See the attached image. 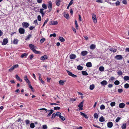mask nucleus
<instances>
[{"mask_svg":"<svg viewBox=\"0 0 129 129\" xmlns=\"http://www.w3.org/2000/svg\"><path fill=\"white\" fill-rule=\"evenodd\" d=\"M101 84L102 85H105L107 84V82L105 80H103L101 82Z\"/></svg>","mask_w":129,"mask_h":129,"instance_id":"obj_21","label":"nucleus"},{"mask_svg":"<svg viewBox=\"0 0 129 129\" xmlns=\"http://www.w3.org/2000/svg\"><path fill=\"white\" fill-rule=\"evenodd\" d=\"M31 37V34H29L28 35L27 38L25 39L26 40H28Z\"/></svg>","mask_w":129,"mask_h":129,"instance_id":"obj_44","label":"nucleus"},{"mask_svg":"<svg viewBox=\"0 0 129 129\" xmlns=\"http://www.w3.org/2000/svg\"><path fill=\"white\" fill-rule=\"evenodd\" d=\"M124 106V104L122 103L120 104L119 105V107L120 108H123Z\"/></svg>","mask_w":129,"mask_h":129,"instance_id":"obj_26","label":"nucleus"},{"mask_svg":"<svg viewBox=\"0 0 129 129\" xmlns=\"http://www.w3.org/2000/svg\"><path fill=\"white\" fill-rule=\"evenodd\" d=\"M56 114L57 116H60L61 115V114L59 112H57L56 113Z\"/></svg>","mask_w":129,"mask_h":129,"instance_id":"obj_54","label":"nucleus"},{"mask_svg":"<svg viewBox=\"0 0 129 129\" xmlns=\"http://www.w3.org/2000/svg\"><path fill=\"white\" fill-rule=\"evenodd\" d=\"M82 74L84 75H88V74L87 73V72L85 71H82Z\"/></svg>","mask_w":129,"mask_h":129,"instance_id":"obj_34","label":"nucleus"},{"mask_svg":"<svg viewBox=\"0 0 129 129\" xmlns=\"http://www.w3.org/2000/svg\"><path fill=\"white\" fill-rule=\"evenodd\" d=\"M22 24L23 27L25 28H27L29 25V24L26 22H23Z\"/></svg>","mask_w":129,"mask_h":129,"instance_id":"obj_4","label":"nucleus"},{"mask_svg":"<svg viewBox=\"0 0 129 129\" xmlns=\"http://www.w3.org/2000/svg\"><path fill=\"white\" fill-rule=\"evenodd\" d=\"M42 7L44 9H46L47 8V5L44 4H43L42 5Z\"/></svg>","mask_w":129,"mask_h":129,"instance_id":"obj_36","label":"nucleus"},{"mask_svg":"<svg viewBox=\"0 0 129 129\" xmlns=\"http://www.w3.org/2000/svg\"><path fill=\"white\" fill-rule=\"evenodd\" d=\"M35 27V26H31L29 27V28L30 30H32Z\"/></svg>","mask_w":129,"mask_h":129,"instance_id":"obj_61","label":"nucleus"},{"mask_svg":"<svg viewBox=\"0 0 129 129\" xmlns=\"http://www.w3.org/2000/svg\"><path fill=\"white\" fill-rule=\"evenodd\" d=\"M64 16L67 19H68L69 18V15L68 13H64Z\"/></svg>","mask_w":129,"mask_h":129,"instance_id":"obj_27","label":"nucleus"},{"mask_svg":"<svg viewBox=\"0 0 129 129\" xmlns=\"http://www.w3.org/2000/svg\"><path fill=\"white\" fill-rule=\"evenodd\" d=\"M116 103L115 102H112L110 103V105L111 107H113L115 105Z\"/></svg>","mask_w":129,"mask_h":129,"instance_id":"obj_48","label":"nucleus"},{"mask_svg":"<svg viewBox=\"0 0 129 129\" xmlns=\"http://www.w3.org/2000/svg\"><path fill=\"white\" fill-rule=\"evenodd\" d=\"M48 58V57L46 55H44L41 56L40 58V59L42 61H44L45 60H47Z\"/></svg>","mask_w":129,"mask_h":129,"instance_id":"obj_7","label":"nucleus"},{"mask_svg":"<svg viewBox=\"0 0 129 129\" xmlns=\"http://www.w3.org/2000/svg\"><path fill=\"white\" fill-rule=\"evenodd\" d=\"M59 39L61 42H63L65 41L64 39L62 37H59Z\"/></svg>","mask_w":129,"mask_h":129,"instance_id":"obj_23","label":"nucleus"},{"mask_svg":"<svg viewBox=\"0 0 129 129\" xmlns=\"http://www.w3.org/2000/svg\"><path fill=\"white\" fill-rule=\"evenodd\" d=\"M28 54L27 53H25L23 54L21 56V58H23L24 56H27Z\"/></svg>","mask_w":129,"mask_h":129,"instance_id":"obj_31","label":"nucleus"},{"mask_svg":"<svg viewBox=\"0 0 129 129\" xmlns=\"http://www.w3.org/2000/svg\"><path fill=\"white\" fill-rule=\"evenodd\" d=\"M107 125L108 127L109 128L112 127L113 125V124L112 122H109L108 123Z\"/></svg>","mask_w":129,"mask_h":129,"instance_id":"obj_13","label":"nucleus"},{"mask_svg":"<svg viewBox=\"0 0 129 129\" xmlns=\"http://www.w3.org/2000/svg\"><path fill=\"white\" fill-rule=\"evenodd\" d=\"M122 72L120 70L119 71L117 72L118 74L119 75H121L122 74Z\"/></svg>","mask_w":129,"mask_h":129,"instance_id":"obj_51","label":"nucleus"},{"mask_svg":"<svg viewBox=\"0 0 129 129\" xmlns=\"http://www.w3.org/2000/svg\"><path fill=\"white\" fill-rule=\"evenodd\" d=\"M18 42V40L17 39H14L13 41V43L15 44H17Z\"/></svg>","mask_w":129,"mask_h":129,"instance_id":"obj_33","label":"nucleus"},{"mask_svg":"<svg viewBox=\"0 0 129 129\" xmlns=\"http://www.w3.org/2000/svg\"><path fill=\"white\" fill-rule=\"evenodd\" d=\"M77 69L79 70H81L83 69V67L80 65L78 66H77Z\"/></svg>","mask_w":129,"mask_h":129,"instance_id":"obj_37","label":"nucleus"},{"mask_svg":"<svg viewBox=\"0 0 129 129\" xmlns=\"http://www.w3.org/2000/svg\"><path fill=\"white\" fill-rule=\"evenodd\" d=\"M105 107L103 105H102L100 107V109L101 110H102L105 108Z\"/></svg>","mask_w":129,"mask_h":129,"instance_id":"obj_42","label":"nucleus"},{"mask_svg":"<svg viewBox=\"0 0 129 129\" xmlns=\"http://www.w3.org/2000/svg\"><path fill=\"white\" fill-rule=\"evenodd\" d=\"M83 101L80 102L78 105V107L81 110L83 109L82 107L83 106Z\"/></svg>","mask_w":129,"mask_h":129,"instance_id":"obj_10","label":"nucleus"},{"mask_svg":"<svg viewBox=\"0 0 129 129\" xmlns=\"http://www.w3.org/2000/svg\"><path fill=\"white\" fill-rule=\"evenodd\" d=\"M34 57V55H33V54H32L31 55H30L29 56L28 58H29L31 60L32 59V58H33Z\"/></svg>","mask_w":129,"mask_h":129,"instance_id":"obj_58","label":"nucleus"},{"mask_svg":"<svg viewBox=\"0 0 129 129\" xmlns=\"http://www.w3.org/2000/svg\"><path fill=\"white\" fill-rule=\"evenodd\" d=\"M115 58L117 59L120 60L122 59L123 57L121 55H118L115 56Z\"/></svg>","mask_w":129,"mask_h":129,"instance_id":"obj_8","label":"nucleus"},{"mask_svg":"<svg viewBox=\"0 0 129 129\" xmlns=\"http://www.w3.org/2000/svg\"><path fill=\"white\" fill-rule=\"evenodd\" d=\"M94 88V86L93 84L90 85V90H93Z\"/></svg>","mask_w":129,"mask_h":129,"instance_id":"obj_40","label":"nucleus"},{"mask_svg":"<svg viewBox=\"0 0 129 129\" xmlns=\"http://www.w3.org/2000/svg\"><path fill=\"white\" fill-rule=\"evenodd\" d=\"M30 127L31 128H34L35 127V124L34 123H31L30 125Z\"/></svg>","mask_w":129,"mask_h":129,"instance_id":"obj_38","label":"nucleus"},{"mask_svg":"<svg viewBox=\"0 0 129 129\" xmlns=\"http://www.w3.org/2000/svg\"><path fill=\"white\" fill-rule=\"evenodd\" d=\"M23 78L24 80L27 83H29L30 82L29 80L27 78L26 75H25V76H24Z\"/></svg>","mask_w":129,"mask_h":129,"instance_id":"obj_19","label":"nucleus"},{"mask_svg":"<svg viewBox=\"0 0 129 129\" xmlns=\"http://www.w3.org/2000/svg\"><path fill=\"white\" fill-rule=\"evenodd\" d=\"M126 126V123H123L121 126V128L122 129H125Z\"/></svg>","mask_w":129,"mask_h":129,"instance_id":"obj_29","label":"nucleus"},{"mask_svg":"<svg viewBox=\"0 0 129 129\" xmlns=\"http://www.w3.org/2000/svg\"><path fill=\"white\" fill-rule=\"evenodd\" d=\"M104 68L103 67L101 66L99 68V70L101 72H102L104 71Z\"/></svg>","mask_w":129,"mask_h":129,"instance_id":"obj_32","label":"nucleus"},{"mask_svg":"<svg viewBox=\"0 0 129 129\" xmlns=\"http://www.w3.org/2000/svg\"><path fill=\"white\" fill-rule=\"evenodd\" d=\"M92 17L93 20V21L94 23H96L97 22V19L96 16L95 14H92Z\"/></svg>","mask_w":129,"mask_h":129,"instance_id":"obj_5","label":"nucleus"},{"mask_svg":"<svg viewBox=\"0 0 129 129\" xmlns=\"http://www.w3.org/2000/svg\"><path fill=\"white\" fill-rule=\"evenodd\" d=\"M28 85H29V87L31 89L32 91H33V87L30 84V82L29 83H28Z\"/></svg>","mask_w":129,"mask_h":129,"instance_id":"obj_45","label":"nucleus"},{"mask_svg":"<svg viewBox=\"0 0 129 129\" xmlns=\"http://www.w3.org/2000/svg\"><path fill=\"white\" fill-rule=\"evenodd\" d=\"M33 51L35 54H39L40 53V51H38L35 50V49L34 50H33Z\"/></svg>","mask_w":129,"mask_h":129,"instance_id":"obj_47","label":"nucleus"},{"mask_svg":"<svg viewBox=\"0 0 129 129\" xmlns=\"http://www.w3.org/2000/svg\"><path fill=\"white\" fill-rule=\"evenodd\" d=\"M56 116V114H55V113H53L51 119H54Z\"/></svg>","mask_w":129,"mask_h":129,"instance_id":"obj_49","label":"nucleus"},{"mask_svg":"<svg viewBox=\"0 0 129 129\" xmlns=\"http://www.w3.org/2000/svg\"><path fill=\"white\" fill-rule=\"evenodd\" d=\"M15 78L17 79L20 82H22V80L19 77L18 75H16L15 76Z\"/></svg>","mask_w":129,"mask_h":129,"instance_id":"obj_28","label":"nucleus"},{"mask_svg":"<svg viewBox=\"0 0 129 129\" xmlns=\"http://www.w3.org/2000/svg\"><path fill=\"white\" fill-rule=\"evenodd\" d=\"M124 87L125 88L127 89L129 87V84L128 83H126L124 85Z\"/></svg>","mask_w":129,"mask_h":129,"instance_id":"obj_41","label":"nucleus"},{"mask_svg":"<svg viewBox=\"0 0 129 129\" xmlns=\"http://www.w3.org/2000/svg\"><path fill=\"white\" fill-rule=\"evenodd\" d=\"M61 2L60 0H56L55 2L56 5L59 6L60 5Z\"/></svg>","mask_w":129,"mask_h":129,"instance_id":"obj_17","label":"nucleus"},{"mask_svg":"<svg viewBox=\"0 0 129 129\" xmlns=\"http://www.w3.org/2000/svg\"><path fill=\"white\" fill-rule=\"evenodd\" d=\"M66 81L65 80H61L59 81V84L60 85H63L64 84V83Z\"/></svg>","mask_w":129,"mask_h":129,"instance_id":"obj_20","label":"nucleus"},{"mask_svg":"<svg viewBox=\"0 0 129 129\" xmlns=\"http://www.w3.org/2000/svg\"><path fill=\"white\" fill-rule=\"evenodd\" d=\"M124 79L125 81L129 80V77L128 76H125L124 77Z\"/></svg>","mask_w":129,"mask_h":129,"instance_id":"obj_35","label":"nucleus"},{"mask_svg":"<svg viewBox=\"0 0 129 129\" xmlns=\"http://www.w3.org/2000/svg\"><path fill=\"white\" fill-rule=\"evenodd\" d=\"M53 36L54 37H55L56 36V35L55 33H54L52 34H51L50 35V37H51Z\"/></svg>","mask_w":129,"mask_h":129,"instance_id":"obj_52","label":"nucleus"},{"mask_svg":"<svg viewBox=\"0 0 129 129\" xmlns=\"http://www.w3.org/2000/svg\"><path fill=\"white\" fill-rule=\"evenodd\" d=\"M105 120V119L103 116L99 118V121L101 122H104Z\"/></svg>","mask_w":129,"mask_h":129,"instance_id":"obj_30","label":"nucleus"},{"mask_svg":"<svg viewBox=\"0 0 129 129\" xmlns=\"http://www.w3.org/2000/svg\"><path fill=\"white\" fill-rule=\"evenodd\" d=\"M19 32L21 34H24L25 32V30L23 28L20 27L19 29Z\"/></svg>","mask_w":129,"mask_h":129,"instance_id":"obj_6","label":"nucleus"},{"mask_svg":"<svg viewBox=\"0 0 129 129\" xmlns=\"http://www.w3.org/2000/svg\"><path fill=\"white\" fill-rule=\"evenodd\" d=\"M67 72L68 75L70 76H71L73 77L76 78L77 77V76L76 75L73 74L71 72L68 70H67Z\"/></svg>","mask_w":129,"mask_h":129,"instance_id":"obj_3","label":"nucleus"},{"mask_svg":"<svg viewBox=\"0 0 129 129\" xmlns=\"http://www.w3.org/2000/svg\"><path fill=\"white\" fill-rule=\"evenodd\" d=\"M44 10V9H43L42 8L40 9L39 12L41 14L42 16V17H43L45 14V13L43 11Z\"/></svg>","mask_w":129,"mask_h":129,"instance_id":"obj_14","label":"nucleus"},{"mask_svg":"<svg viewBox=\"0 0 129 129\" xmlns=\"http://www.w3.org/2000/svg\"><path fill=\"white\" fill-rule=\"evenodd\" d=\"M19 65L18 64H16L13 66L10 69L9 71L11 72L12 70H14L15 68H16L18 67Z\"/></svg>","mask_w":129,"mask_h":129,"instance_id":"obj_2","label":"nucleus"},{"mask_svg":"<svg viewBox=\"0 0 129 129\" xmlns=\"http://www.w3.org/2000/svg\"><path fill=\"white\" fill-rule=\"evenodd\" d=\"M90 48L91 49L93 50L96 48V46L94 44H91L90 46Z\"/></svg>","mask_w":129,"mask_h":129,"instance_id":"obj_22","label":"nucleus"},{"mask_svg":"<svg viewBox=\"0 0 129 129\" xmlns=\"http://www.w3.org/2000/svg\"><path fill=\"white\" fill-rule=\"evenodd\" d=\"M39 80L41 81V83L43 84H44V82L43 80H42V78H41V74H40L39 75Z\"/></svg>","mask_w":129,"mask_h":129,"instance_id":"obj_18","label":"nucleus"},{"mask_svg":"<svg viewBox=\"0 0 129 129\" xmlns=\"http://www.w3.org/2000/svg\"><path fill=\"white\" fill-rule=\"evenodd\" d=\"M53 25H56L58 24V22L56 21H53Z\"/></svg>","mask_w":129,"mask_h":129,"instance_id":"obj_57","label":"nucleus"},{"mask_svg":"<svg viewBox=\"0 0 129 129\" xmlns=\"http://www.w3.org/2000/svg\"><path fill=\"white\" fill-rule=\"evenodd\" d=\"M8 41L6 39H4L3 40V42L2 43V44L4 45H6L8 43Z\"/></svg>","mask_w":129,"mask_h":129,"instance_id":"obj_11","label":"nucleus"},{"mask_svg":"<svg viewBox=\"0 0 129 129\" xmlns=\"http://www.w3.org/2000/svg\"><path fill=\"white\" fill-rule=\"evenodd\" d=\"M59 117L61 119L62 121H64L65 120V118L62 116H59Z\"/></svg>","mask_w":129,"mask_h":129,"instance_id":"obj_56","label":"nucleus"},{"mask_svg":"<svg viewBox=\"0 0 129 129\" xmlns=\"http://www.w3.org/2000/svg\"><path fill=\"white\" fill-rule=\"evenodd\" d=\"M94 118H96V119L98 118V115L97 113H95L93 115Z\"/></svg>","mask_w":129,"mask_h":129,"instance_id":"obj_46","label":"nucleus"},{"mask_svg":"<svg viewBox=\"0 0 129 129\" xmlns=\"http://www.w3.org/2000/svg\"><path fill=\"white\" fill-rule=\"evenodd\" d=\"M60 109V108L58 107H55L54 108V109L55 110H59Z\"/></svg>","mask_w":129,"mask_h":129,"instance_id":"obj_55","label":"nucleus"},{"mask_svg":"<svg viewBox=\"0 0 129 129\" xmlns=\"http://www.w3.org/2000/svg\"><path fill=\"white\" fill-rule=\"evenodd\" d=\"M109 50L110 51L113 52H115L116 51V49H114L113 48H110L109 49Z\"/></svg>","mask_w":129,"mask_h":129,"instance_id":"obj_39","label":"nucleus"},{"mask_svg":"<svg viewBox=\"0 0 129 129\" xmlns=\"http://www.w3.org/2000/svg\"><path fill=\"white\" fill-rule=\"evenodd\" d=\"M25 122L26 124H28L30 123V121L28 120H26Z\"/></svg>","mask_w":129,"mask_h":129,"instance_id":"obj_63","label":"nucleus"},{"mask_svg":"<svg viewBox=\"0 0 129 129\" xmlns=\"http://www.w3.org/2000/svg\"><path fill=\"white\" fill-rule=\"evenodd\" d=\"M48 8L49 10L48 12H51L52 9V3L50 1H49L48 3Z\"/></svg>","mask_w":129,"mask_h":129,"instance_id":"obj_1","label":"nucleus"},{"mask_svg":"<svg viewBox=\"0 0 129 129\" xmlns=\"http://www.w3.org/2000/svg\"><path fill=\"white\" fill-rule=\"evenodd\" d=\"M75 25L76 27V29H78V24L77 21L76 20H75Z\"/></svg>","mask_w":129,"mask_h":129,"instance_id":"obj_43","label":"nucleus"},{"mask_svg":"<svg viewBox=\"0 0 129 129\" xmlns=\"http://www.w3.org/2000/svg\"><path fill=\"white\" fill-rule=\"evenodd\" d=\"M76 55L75 54H72L70 55V57L71 59H73L76 57Z\"/></svg>","mask_w":129,"mask_h":129,"instance_id":"obj_15","label":"nucleus"},{"mask_svg":"<svg viewBox=\"0 0 129 129\" xmlns=\"http://www.w3.org/2000/svg\"><path fill=\"white\" fill-rule=\"evenodd\" d=\"M122 3L125 5L127 4V2L126 0H123L122 2Z\"/></svg>","mask_w":129,"mask_h":129,"instance_id":"obj_64","label":"nucleus"},{"mask_svg":"<svg viewBox=\"0 0 129 129\" xmlns=\"http://www.w3.org/2000/svg\"><path fill=\"white\" fill-rule=\"evenodd\" d=\"M88 53V52L86 51H83L81 52V54L83 56H85Z\"/></svg>","mask_w":129,"mask_h":129,"instance_id":"obj_12","label":"nucleus"},{"mask_svg":"<svg viewBox=\"0 0 129 129\" xmlns=\"http://www.w3.org/2000/svg\"><path fill=\"white\" fill-rule=\"evenodd\" d=\"M29 46L31 50H32L33 51L35 49V46L34 45L32 44H29Z\"/></svg>","mask_w":129,"mask_h":129,"instance_id":"obj_9","label":"nucleus"},{"mask_svg":"<svg viewBox=\"0 0 129 129\" xmlns=\"http://www.w3.org/2000/svg\"><path fill=\"white\" fill-rule=\"evenodd\" d=\"M120 82L118 80H116L114 82V83L116 85H118L119 84Z\"/></svg>","mask_w":129,"mask_h":129,"instance_id":"obj_50","label":"nucleus"},{"mask_svg":"<svg viewBox=\"0 0 129 129\" xmlns=\"http://www.w3.org/2000/svg\"><path fill=\"white\" fill-rule=\"evenodd\" d=\"M45 39L44 38H43L41 39L40 41V42L41 43H43L45 41Z\"/></svg>","mask_w":129,"mask_h":129,"instance_id":"obj_53","label":"nucleus"},{"mask_svg":"<svg viewBox=\"0 0 129 129\" xmlns=\"http://www.w3.org/2000/svg\"><path fill=\"white\" fill-rule=\"evenodd\" d=\"M50 111V112L47 115V117L50 116H51V114L53 112V110H48L47 111Z\"/></svg>","mask_w":129,"mask_h":129,"instance_id":"obj_25","label":"nucleus"},{"mask_svg":"<svg viewBox=\"0 0 129 129\" xmlns=\"http://www.w3.org/2000/svg\"><path fill=\"white\" fill-rule=\"evenodd\" d=\"M80 114L84 117L86 119H87L88 118V117L85 114L82 112H80Z\"/></svg>","mask_w":129,"mask_h":129,"instance_id":"obj_16","label":"nucleus"},{"mask_svg":"<svg viewBox=\"0 0 129 129\" xmlns=\"http://www.w3.org/2000/svg\"><path fill=\"white\" fill-rule=\"evenodd\" d=\"M38 19L39 21H41V16L40 15H39L38 16Z\"/></svg>","mask_w":129,"mask_h":129,"instance_id":"obj_62","label":"nucleus"},{"mask_svg":"<svg viewBox=\"0 0 129 129\" xmlns=\"http://www.w3.org/2000/svg\"><path fill=\"white\" fill-rule=\"evenodd\" d=\"M86 66L88 67H90L92 66L91 63L90 62H88L86 64Z\"/></svg>","mask_w":129,"mask_h":129,"instance_id":"obj_24","label":"nucleus"},{"mask_svg":"<svg viewBox=\"0 0 129 129\" xmlns=\"http://www.w3.org/2000/svg\"><path fill=\"white\" fill-rule=\"evenodd\" d=\"M120 2L118 1H117L115 3L116 6H119L120 5Z\"/></svg>","mask_w":129,"mask_h":129,"instance_id":"obj_60","label":"nucleus"},{"mask_svg":"<svg viewBox=\"0 0 129 129\" xmlns=\"http://www.w3.org/2000/svg\"><path fill=\"white\" fill-rule=\"evenodd\" d=\"M121 118L120 117H118L115 120V121L116 122H119V120H120Z\"/></svg>","mask_w":129,"mask_h":129,"instance_id":"obj_59","label":"nucleus"}]
</instances>
